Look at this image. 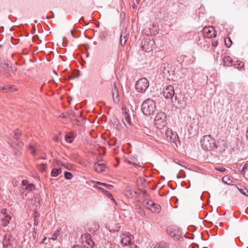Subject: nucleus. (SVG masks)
I'll list each match as a JSON object with an SVG mask.
<instances>
[{"instance_id":"f257e3e1","label":"nucleus","mask_w":248,"mask_h":248,"mask_svg":"<svg viewBox=\"0 0 248 248\" xmlns=\"http://www.w3.org/2000/svg\"><path fill=\"white\" fill-rule=\"evenodd\" d=\"M141 109L146 116L153 114L156 109L154 100L150 98L145 100L141 105Z\"/></svg>"},{"instance_id":"f03ea898","label":"nucleus","mask_w":248,"mask_h":248,"mask_svg":"<svg viewBox=\"0 0 248 248\" xmlns=\"http://www.w3.org/2000/svg\"><path fill=\"white\" fill-rule=\"evenodd\" d=\"M202 148L206 151H211L217 148L215 139L210 135L204 136L201 140Z\"/></svg>"},{"instance_id":"7ed1b4c3","label":"nucleus","mask_w":248,"mask_h":248,"mask_svg":"<svg viewBox=\"0 0 248 248\" xmlns=\"http://www.w3.org/2000/svg\"><path fill=\"white\" fill-rule=\"evenodd\" d=\"M83 240L81 245H75L72 248H93L94 242L89 233H84L82 235Z\"/></svg>"},{"instance_id":"20e7f679","label":"nucleus","mask_w":248,"mask_h":248,"mask_svg":"<svg viewBox=\"0 0 248 248\" xmlns=\"http://www.w3.org/2000/svg\"><path fill=\"white\" fill-rule=\"evenodd\" d=\"M167 114L163 112H159L155 118V125L158 129H162L167 124Z\"/></svg>"},{"instance_id":"39448f33","label":"nucleus","mask_w":248,"mask_h":248,"mask_svg":"<svg viewBox=\"0 0 248 248\" xmlns=\"http://www.w3.org/2000/svg\"><path fill=\"white\" fill-rule=\"evenodd\" d=\"M149 86V83L146 78H141L138 80L136 84L135 88L138 92L144 93Z\"/></svg>"},{"instance_id":"423d86ee","label":"nucleus","mask_w":248,"mask_h":248,"mask_svg":"<svg viewBox=\"0 0 248 248\" xmlns=\"http://www.w3.org/2000/svg\"><path fill=\"white\" fill-rule=\"evenodd\" d=\"M167 233L173 239L180 240L181 237V232L178 228L176 227L169 226L167 229Z\"/></svg>"},{"instance_id":"0eeeda50","label":"nucleus","mask_w":248,"mask_h":248,"mask_svg":"<svg viewBox=\"0 0 248 248\" xmlns=\"http://www.w3.org/2000/svg\"><path fill=\"white\" fill-rule=\"evenodd\" d=\"M16 243L14 237L10 234L4 235L2 240V244L4 248H14Z\"/></svg>"},{"instance_id":"6e6552de","label":"nucleus","mask_w":248,"mask_h":248,"mask_svg":"<svg viewBox=\"0 0 248 248\" xmlns=\"http://www.w3.org/2000/svg\"><path fill=\"white\" fill-rule=\"evenodd\" d=\"M173 102L175 103L174 105H176V108H184L186 106V98L181 94L175 95Z\"/></svg>"},{"instance_id":"1a4fd4ad","label":"nucleus","mask_w":248,"mask_h":248,"mask_svg":"<svg viewBox=\"0 0 248 248\" xmlns=\"http://www.w3.org/2000/svg\"><path fill=\"white\" fill-rule=\"evenodd\" d=\"M163 95L166 98H170L172 99V101L174 100L172 99L173 96L174 95V91L173 87L171 85H168L163 89Z\"/></svg>"},{"instance_id":"9d476101","label":"nucleus","mask_w":248,"mask_h":248,"mask_svg":"<svg viewBox=\"0 0 248 248\" xmlns=\"http://www.w3.org/2000/svg\"><path fill=\"white\" fill-rule=\"evenodd\" d=\"M131 235L129 233H122L120 235L121 237V243L123 246H126L127 245H131L132 242L131 239Z\"/></svg>"},{"instance_id":"9b49d317","label":"nucleus","mask_w":248,"mask_h":248,"mask_svg":"<svg viewBox=\"0 0 248 248\" xmlns=\"http://www.w3.org/2000/svg\"><path fill=\"white\" fill-rule=\"evenodd\" d=\"M203 31L206 37L211 38L216 36L215 28L213 27H205L203 28Z\"/></svg>"},{"instance_id":"f8f14e48","label":"nucleus","mask_w":248,"mask_h":248,"mask_svg":"<svg viewBox=\"0 0 248 248\" xmlns=\"http://www.w3.org/2000/svg\"><path fill=\"white\" fill-rule=\"evenodd\" d=\"M155 42L154 40H146L144 41L142 47L145 51L150 52L155 48Z\"/></svg>"},{"instance_id":"ddd939ff","label":"nucleus","mask_w":248,"mask_h":248,"mask_svg":"<svg viewBox=\"0 0 248 248\" xmlns=\"http://www.w3.org/2000/svg\"><path fill=\"white\" fill-rule=\"evenodd\" d=\"M112 95L113 101L117 104L119 102V94L118 88L116 87L115 83L114 87L112 89Z\"/></svg>"},{"instance_id":"4468645a","label":"nucleus","mask_w":248,"mask_h":248,"mask_svg":"<svg viewBox=\"0 0 248 248\" xmlns=\"http://www.w3.org/2000/svg\"><path fill=\"white\" fill-rule=\"evenodd\" d=\"M105 168V165L104 163H95L93 166V169L99 173L104 171Z\"/></svg>"},{"instance_id":"2eb2a0df","label":"nucleus","mask_w":248,"mask_h":248,"mask_svg":"<svg viewBox=\"0 0 248 248\" xmlns=\"http://www.w3.org/2000/svg\"><path fill=\"white\" fill-rule=\"evenodd\" d=\"M12 219V217L10 215L5 213L3 214V217L1 220V224L3 226H7L10 223V220Z\"/></svg>"},{"instance_id":"dca6fc26","label":"nucleus","mask_w":248,"mask_h":248,"mask_svg":"<svg viewBox=\"0 0 248 248\" xmlns=\"http://www.w3.org/2000/svg\"><path fill=\"white\" fill-rule=\"evenodd\" d=\"M224 64L227 66L233 65L234 61L229 56H225L223 59Z\"/></svg>"},{"instance_id":"f3484780","label":"nucleus","mask_w":248,"mask_h":248,"mask_svg":"<svg viewBox=\"0 0 248 248\" xmlns=\"http://www.w3.org/2000/svg\"><path fill=\"white\" fill-rule=\"evenodd\" d=\"M74 138V133L73 131H71L69 133H67L65 136V140L68 143L72 142Z\"/></svg>"},{"instance_id":"a211bd4d","label":"nucleus","mask_w":248,"mask_h":248,"mask_svg":"<svg viewBox=\"0 0 248 248\" xmlns=\"http://www.w3.org/2000/svg\"><path fill=\"white\" fill-rule=\"evenodd\" d=\"M235 188H237L241 194L248 197V190L245 187L240 185L239 187L235 186Z\"/></svg>"},{"instance_id":"6ab92c4d","label":"nucleus","mask_w":248,"mask_h":248,"mask_svg":"<svg viewBox=\"0 0 248 248\" xmlns=\"http://www.w3.org/2000/svg\"><path fill=\"white\" fill-rule=\"evenodd\" d=\"M150 210L154 213H158L161 210V206L158 204H154V205L152 207L150 208Z\"/></svg>"},{"instance_id":"aec40b11","label":"nucleus","mask_w":248,"mask_h":248,"mask_svg":"<svg viewBox=\"0 0 248 248\" xmlns=\"http://www.w3.org/2000/svg\"><path fill=\"white\" fill-rule=\"evenodd\" d=\"M126 32L124 31H122L121 32V36H120V44L122 46H124L125 43H126Z\"/></svg>"},{"instance_id":"412c9836","label":"nucleus","mask_w":248,"mask_h":248,"mask_svg":"<svg viewBox=\"0 0 248 248\" xmlns=\"http://www.w3.org/2000/svg\"><path fill=\"white\" fill-rule=\"evenodd\" d=\"M23 146V143L22 142L18 141V140L13 143L12 146L13 148L21 150Z\"/></svg>"},{"instance_id":"4be33fe9","label":"nucleus","mask_w":248,"mask_h":248,"mask_svg":"<svg viewBox=\"0 0 248 248\" xmlns=\"http://www.w3.org/2000/svg\"><path fill=\"white\" fill-rule=\"evenodd\" d=\"M94 187L98 188L99 189L102 190V191L104 192V193L106 195V196L109 198H111V200L115 202V203H116V202L115 200L112 198V195L111 193H110L108 190L104 189L103 188L101 187H98L94 186Z\"/></svg>"},{"instance_id":"5701e85b","label":"nucleus","mask_w":248,"mask_h":248,"mask_svg":"<svg viewBox=\"0 0 248 248\" xmlns=\"http://www.w3.org/2000/svg\"><path fill=\"white\" fill-rule=\"evenodd\" d=\"M62 172L61 169H55L53 168L51 172V175L53 177H57Z\"/></svg>"},{"instance_id":"b1692460","label":"nucleus","mask_w":248,"mask_h":248,"mask_svg":"<svg viewBox=\"0 0 248 248\" xmlns=\"http://www.w3.org/2000/svg\"><path fill=\"white\" fill-rule=\"evenodd\" d=\"M154 203L155 202L151 200H144L143 201V204L145 205L146 207L148 209H150V208L152 207V206L154 205Z\"/></svg>"},{"instance_id":"393cba45","label":"nucleus","mask_w":248,"mask_h":248,"mask_svg":"<svg viewBox=\"0 0 248 248\" xmlns=\"http://www.w3.org/2000/svg\"><path fill=\"white\" fill-rule=\"evenodd\" d=\"M97 184L99 186H104L105 188L109 190H111L113 188V186L106 183L97 182Z\"/></svg>"},{"instance_id":"a878e982","label":"nucleus","mask_w":248,"mask_h":248,"mask_svg":"<svg viewBox=\"0 0 248 248\" xmlns=\"http://www.w3.org/2000/svg\"><path fill=\"white\" fill-rule=\"evenodd\" d=\"M222 181L228 185H232V180L230 179V178L228 176H224L222 178Z\"/></svg>"},{"instance_id":"bb28decb","label":"nucleus","mask_w":248,"mask_h":248,"mask_svg":"<svg viewBox=\"0 0 248 248\" xmlns=\"http://www.w3.org/2000/svg\"><path fill=\"white\" fill-rule=\"evenodd\" d=\"M10 65H11V63L10 62H7V63H1V67L5 71H8L10 70L9 69Z\"/></svg>"},{"instance_id":"cd10ccee","label":"nucleus","mask_w":248,"mask_h":248,"mask_svg":"<svg viewBox=\"0 0 248 248\" xmlns=\"http://www.w3.org/2000/svg\"><path fill=\"white\" fill-rule=\"evenodd\" d=\"M235 67L237 68H241L244 66V63L240 61H234L233 64Z\"/></svg>"},{"instance_id":"c85d7f7f","label":"nucleus","mask_w":248,"mask_h":248,"mask_svg":"<svg viewBox=\"0 0 248 248\" xmlns=\"http://www.w3.org/2000/svg\"><path fill=\"white\" fill-rule=\"evenodd\" d=\"M225 44L227 47H230L232 45V41L229 37H226L224 39Z\"/></svg>"},{"instance_id":"c756f323","label":"nucleus","mask_w":248,"mask_h":248,"mask_svg":"<svg viewBox=\"0 0 248 248\" xmlns=\"http://www.w3.org/2000/svg\"><path fill=\"white\" fill-rule=\"evenodd\" d=\"M46 166L47 165L46 164H41L37 165L38 169L41 172H44L46 170Z\"/></svg>"},{"instance_id":"7c9ffc66","label":"nucleus","mask_w":248,"mask_h":248,"mask_svg":"<svg viewBox=\"0 0 248 248\" xmlns=\"http://www.w3.org/2000/svg\"><path fill=\"white\" fill-rule=\"evenodd\" d=\"M73 177V175L69 171L64 172V178L67 180H71Z\"/></svg>"},{"instance_id":"2f4dec72","label":"nucleus","mask_w":248,"mask_h":248,"mask_svg":"<svg viewBox=\"0 0 248 248\" xmlns=\"http://www.w3.org/2000/svg\"><path fill=\"white\" fill-rule=\"evenodd\" d=\"M136 209L137 210V212L142 216L143 215H145V212L144 210L141 208L140 206L136 205Z\"/></svg>"},{"instance_id":"473e14b6","label":"nucleus","mask_w":248,"mask_h":248,"mask_svg":"<svg viewBox=\"0 0 248 248\" xmlns=\"http://www.w3.org/2000/svg\"><path fill=\"white\" fill-rule=\"evenodd\" d=\"M21 134V132L19 130H18V129L16 130L15 131V134H14V139L15 140H18V139L19 138Z\"/></svg>"},{"instance_id":"72a5a7b5","label":"nucleus","mask_w":248,"mask_h":248,"mask_svg":"<svg viewBox=\"0 0 248 248\" xmlns=\"http://www.w3.org/2000/svg\"><path fill=\"white\" fill-rule=\"evenodd\" d=\"M26 189L30 191H32L35 188V186L33 184H29L28 186L26 187Z\"/></svg>"},{"instance_id":"f704fd0d","label":"nucleus","mask_w":248,"mask_h":248,"mask_svg":"<svg viewBox=\"0 0 248 248\" xmlns=\"http://www.w3.org/2000/svg\"><path fill=\"white\" fill-rule=\"evenodd\" d=\"M61 166H63L66 169L70 170L72 165L69 163H61Z\"/></svg>"},{"instance_id":"c9c22d12","label":"nucleus","mask_w":248,"mask_h":248,"mask_svg":"<svg viewBox=\"0 0 248 248\" xmlns=\"http://www.w3.org/2000/svg\"><path fill=\"white\" fill-rule=\"evenodd\" d=\"M154 248H166V244L164 243H160L156 245Z\"/></svg>"},{"instance_id":"e433bc0d","label":"nucleus","mask_w":248,"mask_h":248,"mask_svg":"<svg viewBox=\"0 0 248 248\" xmlns=\"http://www.w3.org/2000/svg\"><path fill=\"white\" fill-rule=\"evenodd\" d=\"M39 223L38 217L37 216H35L34 218V225L37 226L38 225Z\"/></svg>"},{"instance_id":"4c0bfd02","label":"nucleus","mask_w":248,"mask_h":248,"mask_svg":"<svg viewBox=\"0 0 248 248\" xmlns=\"http://www.w3.org/2000/svg\"><path fill=\"white\" fill-rule=\"evenodd\" d=\"M248 164H245L242 168V169L241 170V172L243 173V174H244L245 172V170L248 169Z\"/></svg>"},{"instance_id":"58836bf2","label":"nucleus","mask_w":248,"mask_h":248,"mask_svg":"<svg viewBox=\"0 0 248 248\" xmlns=\"http://www.w3.org/2000/svg\"><path fill=\"white\" fill-rule=\"evenodd\" d=\"M14 153L16 155H17V156H20L21 155V152H20V150H18V149H16V148H14Z\"/></svg>"},{"instance_id":"ea45409f","label":"nucleus","mask_w":248,"mask_h":248,"mask_svg":"<svg viewBox=\"0 0 248 248\" xmlns=\"http://www.w3.org/2000/svg\"><path fill=\"white\" fill-rule=\"evenodd\" d=\"M216 170L220 172H224L226 170V169L221 167H216Z\"/></svg>"},{"instance_id":"a19ab883","label":"nucleus","mask_w":248,"mask_h":248,"mask_svg":"<svg viewBox=\"0 0 248 248\" xmlns=\"http://www.w3.org/2000/svg\"><path fill=\"white\" fill-rule=\"evenodd\" d=\"M29 147L32 150V151L31 152V154L33 155H34L35 154H36V151L34 149V147L33 146L31 145H29Z\"/></svg>"},{"instance_id":"79ce46f5","label":"nucleus","mask_w":248,"mask_h":248,"mask_svg":"<svg viewBox=\"0 0 248 248\" xmlns=\"http://www.w3.org/2000/svg\"><path fill=\"white\" fill-rule=\"evenodd\" d=\"M1 90L3 91L4 92H8V86L4 85L1 88Z\"/></svg>"},{"instance_id":"37998d69","label":"nucleus","mask_w":248,"mask_h":248,"mask_svg":"<svg viewBox=\"0 0 248 248\" xmlns=\"http://www.w3.org/2000/svg\"><path fill=\"white\" fill-rule=\"evenodd\" d=\"M28 184V181L27 180H23L22 181V185L23 186H26V187Z\"/></svg>"},{"instance_id":"c03bdc74","label":"nucleus","mask_w":248,"mask_h":248,"mask_svg":"<svg viewBox=\"0 0 248 248\" xmlns=\"http://www.w3.org/2000/svg\"><path fill=\"white\" fill-rule=\"evenodd\" d=\"M10 71H5L4 73V76L5 78H9L11 76V75L9 73Z\"/></svg>"},{"instance_id":"a18cd8bd","label":"nucleus","mask_w":248,"mask_h":248,"mask_svg":"<svg viewBox=\"0 0 248 248\" xmlns=\"http://www.w3.org/2000/svg\"><path fill=\"white\" fill-rule=\"evenodd\" d=\"M80 76V74H79V72H78V73L77 74V75L76 76H74L73 77H70V76H69V79H74L75 78H78Z\"/></svg>"},{"instance_id":"49530a36","label":"nucleus","mask_w":248,"mask_h":248,"mask_svg":"<svg viewBox=\"0 0 248 248\" xmlns=\"http://www.w3.org/2000/svg\"><path fill=\"white\" fill-rule=\"evenodd\" d=\"M218 42L217 41H213L212 43V46L214 47H216L217 46Z\"/></svg>"},{"instance_id":"de8ad7c7","label":"nucleus","mask_w":248,"mask_h":248,"mask_svg":"<svg viewBox=\"0 0 248 248\" xmlns=\"http://www.w3.org/2000/svg\"><path fill=\"white\" fill-rule=\"evenodd\" d=\"M9 69H10V70H9V71L12 72L16 71V68L15 67H13L11 65H10Z\"/></svg>"},{"instance_id":"09e8293b","label":"nucleus","mask_w":248,"mask_h":248,"mask_svg":"<svg viewBox=\"0 0 248 248\" xmlns=\"http://www.w3.org/2000/svg\"><path fill=\"white\" fill-rule=\"evenodd\" d=\"M14 90L16 91V89H14L12 86H8V92H13Z\"/></svg>"},{"instance_id":"8fccbe9b","label":"nucleus","mask_w":248,"mask_h":248,"mask_svg":"<svg viewBox=\"0 0 248 248\" xmlns=\"http://www.w3.org/2000/svg\"><path fill=\"white\" fill-rule=\"evenodd\" d=\"M128 163L130 164H131V165H133L134 166H135L136 167H140V166L139 165H138V164H136L135 163H132L131 161H128Z\"/></svg>"},{"instance_id":"3c124183","label":"nucleus","mask_w":248,"mask_h":248,"mask_svg":"<svg viewBox=\"0 0 248 248\" xmlns=\"http://www.w3.org/2000/svg\"><path fill=\"white\" fill-rule=\"evenodd\" d=\"M55 163H56L57 165L58 166H61V163H62V162H61L60 160H55Z\"/></svg>"},{"instance_id":"603ef678","label":"nucleus","mask_w":248,"mask_h":248,"mask_svg":"<svg viewBox=\"0 0 248 248\" xmlns=\"http://www.w3.org/2000/svg\"><path fill=\"white\" fill-rule=\"evenodd\" d=\"M140 192L141 193L143 194V195H145L146 194V192H147V191L146 190H143V189H140Z\"/></svg>"},{"instance_id":"864d4df0","label":"nucleus","mask_w":248,"mask_h":248,"mask_svg":"<svg viewBox=\"0 0 248 248\" xmlns=\"http://www.w3.org/2000/svg\"><path fill=\"white\" fill-rule=\"evenodd\" d=\"M125 120L126 121V122L129 123V124H130L131 122H130V118H129V116H127L125 118Z\"/></svg>"},{"instance_id":"5fc2aeb1","label":"nucleus","mask_w":248,"mask_h":248,"mask_svg":"<svg viewBox=\"0 0 248 248\" xmlns=\"http://www.w3.org/2000/svg\"><path fill=\"white\" fill-rule=\"evenodd\" d=\"M71 34L73 38H78V37H77V36H76L74 35V31H73L72 30H71Z\"/></svg>"},{"instance_id":"6e6d98bb","label":"nucleus","mask_w":248,"mask_h":248,"mask_svg":"<svg viewBox=\"0 0 248 248\" xmlns=\"http://www.w3.org/2000/svg\"><path fill=\"white\" fill-rule=\"evenodd\" d=\"M246 137H247V139L248 140V127L247 128V132H246Z\"/></svg>"},{"instance_id":"4d7b16f0","label":"nucleus","mask_w":248,"mask_h":248,"mask_svg":"<svg viewBox=\"0 0 248 248\" xmlns=\"http://www.w3.org/2000/svg\"><path fill=\"white\" fill-rule=\"evenodd\" d=\"M52 239L53 240H55L56 239V236L55 235L53 236Z\"/></svg>"},{"instance_id":"13d9d810","label":"nucleus","mask_w":248,"mask_h":248,"mask_svg":"<svg viewBox=\"0 0 248 248\" xmlns=\"http://www.w3.org/2000/svg\"><path fill=\"white\" fill-rule=\"evenodd\" d=\"M140 181H141V182H145V180L144 179H142L141 178H140Z\"/></svg>"},{"instance_id":"bf43d9fd","label":"nucleus","mask_w":248,"mask_h":248,"mask_svg":"<svg viewBox=\"0 0 248 248\" xmlns=\"http://www.w3.org/2000/svg\"><path fill=\"white\" fill-rule=\"evenodd\" d=\"M174 138L176 139V138L178 139V137L177 135H174Z\"/></svg>"},{"instance_id":"052dcab7","label":"nucleus","mask_w":248,"mask_h":248,"mask_svg":"<svg viewBox=\"0 0 248 248\" xmlns=\"http://www.w3.org/2000/svg\"><path fill=\"white\" fill-rule=\"evenodd\" d=\"M46 239V237H45V238H44V239L43 240V242H44L45 241V240Z\"/></svg>"},{"instance_id":"680f3d73","label":"nucleus","mask_w":248,"mask_h":248,"mask_svg":"<svg viewBox=\"0 0 248 248\" xmlns=\"http://www.w3.org/2000/svg\"><path fill=\"white\" fill-rule=\"evenodd\" d=\"M222 224V223L220 222V223H219V226L220 227H221Z\"/></svg>"},{"instance_id":"e2e57ef3","label":"nucleus","mask_w":248,"mask_h":248,"mask_svg":"<svg viewBox=\"0 0 248 248\" xmlns=\"http://www.w3.org/2000/svg\"><path fill=\"white\" fill-rule=\"evenodd\" d=\"M65 40L67 41V38L66 37L63 38V41H64Z\"/></svg>"},{"instance_id":"0e129e2a","label":"nucleus","mask_w":248,"mask_h":248,"mask_svg":"<svg viewBox=\"0 0 248 248\" xmlns=\"http://www.w3.org/2000/svg\"><path fill=\"white\" fill-rule=\"evenodd\" d=\"M66 118V116L65 115L62 116V118Z\"/></svg>"},{"instance_id":"69168bd1","label":"nucleus","mask_w":248,"mask_h":248,"mask_svg":"<svg viewBox=\"0 0 248 248\" xmlns=\"http://www.w3.org/2000/svg\"><path fill=\"white\" fill-rule=\"evenodd\" d=\"M41 159H46V157H41Z\"/></svg>"},{"instance_id":"338daca9","label":"nucleus","mask_w":248,"mask_h":248,"mask_svg":"<svg viewBox=\"0 0 248 248\" xmlns=\"http://www.w3.org/2000/svg\"><path fill=\"white\" fill-rule=\"evenodd\" d=\"M45 84H43L42 87H41V90L43 89V87L45 85Z\"/></svg>"},{"instance_id":"774afa93","label":"nucleus","mask_w":248,"mask_h":248,"mask_svg":"<svg viewBox=\"0 0 248 248\" xmlns=\"http://www.w3.org/2000/svg\"><path fill=\"white\" fill-rule=\"evenodd\" d=\"M53 72H54V73H55L56 75H57V74L55 70H54Z\"/></svg>"}]
</instances>
